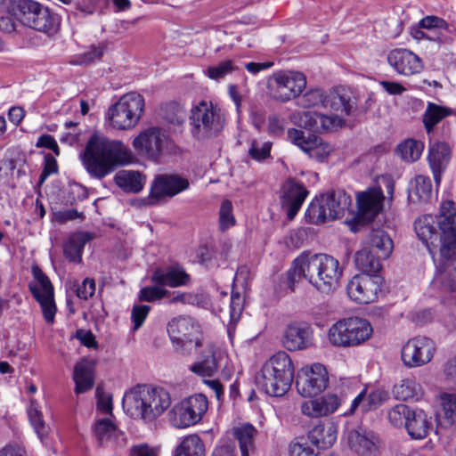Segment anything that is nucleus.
<instances>
[{
	"instance_id": "nucleus-1",
	"label": "nucleus",
	"mask_w": 456,
	"mask_h": 456,
	"mask_svg": "<svg viewBox=\"0 0 456 456\" xmlns=\"http://www.w3.org/2000/svg\"><path fill=\"white\" fill-rule=\"evenodd\" d=\"M417 237L435 259L439 248L444 263L439 266L432 285L444 291L456 292V204L451 200L441 202L437 216L423 215L414 222Z\"/></svg>"
},
{
	"instance_id": "nucleus-2",
	"label": "nucleus",
	"mask_w": 456,
	"mask_h": 456,
	"mask_svg": "<svg viewBox=\"0 0 456 456\" xmlns=\"http://www.w3.org/2000/svg\"><path fill=\"white\" fill-rule=\"evenodd\" d=\"M297 107L310 110L322 109L323 111L295 110L289 120L298 127L315 133L331 131L346 125V118L353 109L351 99L338 91L325 93L320 88H311L301 93L295 100Z\"/></svg>"
},
{
	"instance_id": "nucleus-3",
	"label": "nucleus",
	"mask_w": 456,
	"mask_h": 456,
	"mask_svg": "<svg viewBox=\"0 0 456 456\" xmlns=\"http://www.w3.org/2000/svg\"><path fill=\"white\" fill-rule=\"evenodd\" d=\"M343 268L339 261L328 254L303 252L292 262L288 276L290 283L306 281L316 290L329 294L339 284Z\"/></svg>"
},
{
	"instance_id": "nucleus-4",
	"label": "nucleus",
	"mask_w": 456,
	"mask_h": 456,
	"mask_svg": "<svg viewBox=\"0 0 456 456\" xmlns=\"http://www.w3.org/2000/svg\"><path fill=\"white\" fill-rule=\"evenodd\" d=\"M81 160L92 177L102 179L117 167L132 163L134 155L123 142L109 140L102 134L94 132L86 142Z\"/></svg>"
},
{
	"instance_id": "nucleus-5",
	"label": "nucleus",
	"mask_w": 456,
	"mask_h": 456,
	"mask_svg": "<svg viewBox=\"0 0 456 456\" xmlns=\"http://www.w3.org/2000/svg\"><path fill=\"white\" fill-rule=\"evenodd\" d=\"M171 405L169 392L162 387L136 386L126 391L122 406L125 412L134 419L151 423L160 417Z\"/></svg>"
},
{
	"instance_id": "nucleus-6",
	"label": "nucleus",
	"mask_w": 456,
	"mask_h": 456,
	"mask_svg": "<svg viewBox=\"0 0 456 456\" xmlns=\"http://www.w3.org/2000/svg\"><path fill=\"white\" fill-rule=\"evenodd\" d=\"M294 366L289 355L278 352L262 366L256 378L258 385L271 396H282L291 387Z\"/></svg>"
},
{
	"instance_id": "nucleus-7",
	"label": "nucleus",
	"mask_w": 456,
	"mask_h": 456,
	"mask_svg": "<svg viewBox=\"0 0 456 456\" xmlns=\"http://www.w3.org/2000/svg\"><path fill=\"white\" fill-rule=\"evenodd\" d=\"M189 120L192 136L206 140L216 137L223 132L227 113L213 102L202 100L191 107Z\"/></svg>"
},
{
	"instance_id": "nucleus-8",
	"label": "nucleus",
	"mask_w": 456,
	"mask_h": 456,
	"mask_svg": "<svg viewBox=\"0 0 456 456\" xmlns=\"http://www.w3.org/2000/svg\"><path fill=\"white\" fill-rule=\"evenodd\" d=\"M12 14L20 24L47 36L55 35L60 28L59 17L34 0H16Z\"/></svg>"
},
{
	"instance_id": "nucleus-9",
	"label": "nucleus",
	"mask_w": 456,
	"mask_h": 456,
	"mask_svg": "<svg viewBox=\"0 0 456 456\" xmlns=\"http://www.w3.org/2000/svg\"><path fill=\"white\" fill-rule=\"evenodd\" d=\"M373 329L370 322L360 317H347L337 321L327 331L330 345L336 347L358 346L370 338Z\"/></svg>"
},
{
	"instance_id": "nucleus-10",
	"label": "nucleus",
	"mask_w": 456,
	"mask_h": 456,
	"mask_svg": "<svg viewBox=\"0 0 456 456\" xmlns=\"http://www.w3.org/2000/svg\"><path fill=\"white\" fill-rule=\"evenodd\" d=\"M352 199L346 191H333L316 197L306 209L305 218L315 224L338 219L350 211Z\"/></svg>"
},
{
	"instance_id": "nucleus-11",
	"label": "nucleus",
	"mask_w": 456,
	"mask_h": 456,
	"mask_svg": "<svg viewBox=\"0 0 456 456\" xmlns=\"http://www.w3.org/2000/svg\"><path fill=\"white\" fill-rule=\"evenodd\" d=\"M144 106L143 97L136 92H130L122 95L109 108L107 118L113 128L129 130L139 123Z\"/></svg>"
},
{
	"instance_id": "nucleus-12",
	"label": "nucleus",
	"mask_w": 456,
	"mask_h": 456,
	"mask_svg": "<svg viewBox=\"0 0 456 456\" xmlns=\"http://www.w3.org/2000/svg\"><path fill=\"white\" fill-rule=\"evenodd\" d=\"M167 330L175 351L181 354H190L202 345L200 327L190 317L172 319Z\"/></svg>"
},
{
	"instance_id": "nucleus-13",
	"label": "nucleus",
	"mask_w": 456,
	"mask_h": 456,
	"mask_svg": "<svg viewBox=\"0 0 456 456\" xmlns=\"http://www.w3.org/2000/svg\"><path fill=\"white\" fill-rule=\"evenodd\" d=\"M395 182L387 175L378 179L376 185L356 194L359 213L366 219H372L379 214L386 199L393 200Z\"/></svg>"
},
{
	"instance_id": "nucleus-14",
	"label": "nucleus",
	"mask_w": 456,
	"mask_h": 456,
	"mask_svg": "<svg viewBox=\"0 0 456 456\" xmlns=\"http://www.w3.org/2000/svg\"><path fill=\"white\" fill-rule=\"evenodd\" d=\"M208 409V398L195 394L175 403L168 411L169 423L176 428H186L199 423Z\"/></svg>"
},
{
	"instance_id": "nucleus-15",
	"label": "nucleus",
	"mask_w": 456,
	"mask_h": 456,
	"mask_svg": "<svg viewBox=\"0 0 456 456\" xmlns=\"http://www.w3.org/2000/svg\"><path fill=\"white\" fill-rule=\"evenodd\" d=\"M133 146L140 155L157 161L171 151L173 142L166 131L152 126L134 137Z\"/></svg>"
},
{
	"instance_id": "nucleus-16",
	"label": "nucleus",
	"mask_w": 456,
	"mask_h": 456,
	"mask_svg": "<svg viewBox=\"0 0 456 456\" xmlns=\"http://www.w3.org/2000/svg\"><path fill=\"white\" fill-rule=\"evenodd\" d=\"M327 368L314 362L303 366L297 374L296 382L297 392L304 397L315 396L323 392L329 385Z\"/></svg>"
},
{
	"instance_id": "nucleus-17",
	"label": "nucleus",
	"mask_w": 456,
	"mask_h": 456,
	"mask_svg": "<svg viewBox=\"0 0 456 456\" xmlns=\"http://www.w3.org/2000/svg\"><path fill=\"white\" fill-rule=\"evenodd\" d=\"M33 280L29 282V289L40 304L46 322L54 321L56 305L53 298V287L49 278L37 265L32 267Z\"/></svg>"
},
{
	"instance_id": "nucleus-18",
	"label": "nucleus",
	"mask_w": 456,
	"mask_h": 456,
	"mask_svg": "<svg viewBox=\"0 0 456 456\" xmlns=\"http://www.w3.org/2000/svg\"><path fill=\"white\" fill-rule=\"evenodd\" d=\"M381 292V279L372 274H356L346 284V294L354 303L367 305L375 302Z\"/></svg>"
},
{
	"instance_id": "nucleus-19",
	"label": "nucleus",
	"mask_w": 456,
	"mask_h": 456,
	"mask_svg": "<svg viewBox=\"0 0 456 456\" xmlns=\"http://www.w3.org/2000/svg\"><path fill=\"white\" fill-rule=\"evenodd\" d=\"M436 352L435 342L427 337L410 338L402 347L401 360L407 368L422 367L433 359Z\"/></svg>"
},
{
	"instance_id": "nucleus-20",
	"label": "nucleus",
	"mask_w": 456,
	"mask_h": 456,
	"mask_svg": "<svg viewBox=\"0 0 456 456\" xmlns=\"http://www.w3.org/2000/svg\"><path fill=\"white\" fill-rule=\"evenodd\" d=\"M289 142L297 146L310 159L324 162L333 152V146L314 134L305 135V132L297 128H289L287 132Z\"/></svg>"
},
{
	"instance_id": "nucleus-21",
	"label": "nucleus",
	"mask_w": 456,
	"mask_h": 456,
	"mask_svg": "<svg viewBox=\"0 0 456 456\" xmlns=\"http://www.w3.org/2000/svg\"><path fill=\"white\" fill-rule=\"evenodd\" d=\"M274 97L281 102L296 100L306 87V77L300 71L287 70L274 73Z\"/></svg>"
},
{
	"instance_id": "nucleus-22",
	"label": "nucleus",
	"mask_w": 456,
	"mask_h": 456,
	"mask_svg": "<svg viewBox=\"0 0 456 456\" xmlns=\"http://www.w3.org/2000/svg\"><path fill=\"white\" fill-rule=\"evenodd\" d=\"M189 181L177 175H157L151 184L149 204L155 205L166 198H172L189 188Z\"/></svg>"
},
{
	"instance_id": "nucleus-23",
	"label": "nucleus",
	"mask_w": 456,
	"mask_h": 456,
	"mask_svg": "<svg viewBox=\"0 0 456 456\" xmlns=\"http://www.w3.org/2000/svg\"><path fill=\"white\" fill-rule=\"evenodd\" d=\"M208 354L201 362H196L191 367V370L203 377L213 376L220 370L224 376H230L233 370V365L225 351L208 346Z\"/></svg>"
},
{
	"instance_id": "nucleus-24",
	"label": "nucleus",
	"mask_w": 456,
	"mask_h": 456,
	"mask_svg": "<svg viewBox=\"0 0 456 456\" xmlns=\"http://www.w3.org/2000/svg\"><path fill=\"white\" fill-rule=\"evenodd\" d=\"M388 65L399 75L410 77L419 74L424 68L423 61L412 51L395 48L387 54Z\"/></svg>"
},
{
	"instance_id": "nucleus-25",
	"label": "nucleus",
	"mask_w": 456,
	"mask_h": 456,
	"mask_svg": "<svg viewBox=\"0 0 456 456\" xmlns=\"http://www.w3.org/2000/svg\"><path fill=\"white\" fill-rule=\"evenodd\" d=\"M343 402L344 397L333 393H327L303 402L300 410L302 414L309 418L326 417L337 411Z\"/></svg>"
},
{
	"instance_id": "nucleus-26",
	"label": "nucleus",
	"mask_w": 456,
	"mask_h": 456,
	"mask_svg": "<svg viewBox=\"0 0 456 456\" xmlns=\"http://www.w3.org/2000/svg\"><path fill=\"white\" fill-rule=\"evenodd\" d=\"M94 430L98 443L103 447L117 450L126 444L124 434L116 428L110 417L98 419Z\"/></svg>"
},
{
	"instance_id": "nucleus-27",
	"label": "nucleus",
	"mask_w": 456,
	"mask_h": 456,
	"mask_svg": "<svg viewBox=\"0 0 456 456\" xmlns=\"http://www.w3.org/2000/svg\"><path fill=\"white\" fill-rule=\"evenodd\" d=\"M314 332L305 323H292L283 334L282 345L289 351H300L313 345Z\"/></svg>"
},
{
	"instance_id": "nucleus-28",
	"label": "nucleus",
	"mask_w": 456,
	"mask_h": 456,
	"mask_svg": "<svg viewBox=\"0 0 456 456\" xmlns=\"http://www.w3.org/2000/svg\"><path fill=\"white\" fill-rule=\"evenodd\" d=\"M308 195L307 190L295 181H288L282 188L281 205L289 220H292Z\"/></svg>"
},
{
	"instance_id": "nucleus-29",
	"label": "nucleus",
	"mask_w": 456,
	"mask_h": 456,
	"mask_svg": "<svg viewBox=\"0 0 456 456\" xmlns=\"http://www.w3.org/2000/svg\"><path fill=\"white\" fill-rule=\"evenodd\" d=\"M349 449L359 456H375L378 452L377 436L365 430H351L346 436Z\"/></svg>"
},
{
	"instance_id": "nucleus-30",
	"label": "nucleus",
	"mask_w": 456,
	"mask_h": 456,
	"mask_svg": "<svg viewBox=\"0 0 456 456\" xmlns=\"http://www.w3.org/2000/svg\"><path fill=\"white\" fill-rule=\"evenodd\" d=\"M450 159L451 148L446 142H438L430 145L428 160L436 185H439L442 174Z\"/></svg>"
},
{
	"instance_id": "nucleus-31",
	"label": "nucleus",
	"mask_w": 456,
	"mask_h": 456,
	"mask_svg": "<svg viewBox=\"0 0 456 456\" xmlns=\"http://www.w3.org/2000/svg\"><path fill=\"white\" fill-rule=\"evenodd\" d=\"M189 275L179 265L157 268L151 275L152 282L161 285L163 288L165 286L171 288L183 286L189 282Z\"/></svg>"
},
{
	"instance_id": "nucleus-32",
	"label": "nucleus",
	"mask_w": 456,
	"mask_h": 456,
	"mask_svg": "<svg viewBox=\"0 0 456 456\" xmlns=\"http://www.w3.org/2000/svg\"><path fill=\"white\" fill-rule=\"evenodd\" d=\"M405 428L411 438L423 439L432 429V418L421 409H411Z\"/></svg>"
},
{
	"instance_id": "nucleus-33",
	"label": "nucleus",
	"mask_w": 456,
	"mask_h": 456,
	"mask_svg": "<svg viewBox=\"0 0 456 456\" xmlns=\"http://www.w3.org/2000/svg\"><path fill=\"white\" fill-rule=\"evenodd\" d=\"M338 437V426L333 422L316 425L309 433V439L320 449L334 444Z\"/></svg>"
},
{
	"instance_id": "nucleus-34",
	"label": "nucleus",
	"mask_w": 456,
	"mask_h": 456,
	"mask_svg": "<svg viewBox=\"0 0 456 456\" xmlns=\"http://www.w3.org/2000/svg\"><path fill=\"white\" fill-rule=\"evenodd\" d=\"M73 379L76 384L77 394L85 393L94 387V362L83 359L77 362L74 369Z\"/></svg>"
},
{
	"instance_id": "nucleus-35",
	"label": "nucleus",
	"mask_w": 456,
	"mask_h": 456,
	"mask_svg": "<svg viewBox=\"0 0 456 456\" xmlns=\"http://www.w3.org/2000/svg\"><path fill=\"white\" fill-rule=\"evenodd\" d=\"M393 395L397 400L417 402L422 398L424 390L416 379L405 378L394 386Z\"/></svg>"
},
{
	"instance_id": "nucleus-36",
	"label": "nucleus",
	"mask_w": 456,
	"mask_h": 456,
	"mask_svg": "<svg viewBox=\"0 0 456 456\" xmlns=\"http://www.w3.org/2000/svg\"><path fill=\"white\" fill-rule=\"evenodd\" d=\"M432 196V183L429 177L419 175L411 182L408 199L413 204L428 202Z\"/></svg>"
},
{
	"instance_id": "nucleus-37",
	"label": "nucleus",
	"mask_w": 456,
	"mask_h": 456,
	"mask_svg": "<svg viewBox=\"0 0 456 456\" xmlns=\"http://www.w3.org/2000/svg\"><path fill=\"white\" fill-rule=\"evenodd\" d=\"M94 238L87 232H77L69 236L64 245V255L71 262H80L85 245Z\"/></svg>"
},
{
	"instance_id": "nucleus-38",
	"label": "nucleus",
	"mask_w": 456,
	"mask_h": 456,
	"mask_svg": "<svg viewBox=\"0 0 456 456\" xmlns=\"http://www.w3.org/2000/svg\"><path fill=\"white\" fill-rule=\"evenodd\" d=\"M116 184L124 191L137 193L144 186V179L140 172L134 170H121L115 176Z\"/></svg>"
},
{
	"instance_id": "nucleus-39",
	"label": "nucleus",
	"mask_w": 456,
	"mask_h": 456,
	"mask_svg": "<svg viewBox=\"0 0 456 456\" xmlns=\"http://www.w3.org/2000/svg\"><path fill=\"white\" fill-rule=\"evenodd\" d=\"M368 245L375 249V255L386 259L391 255L394 243L388 233L383 230H373L368 238Z\"/></svg>"
},
{
	"instance_id": "nucleus-40",
	"label": "nucleus",
	"mask_w": 456,
	"mask_h": 456,
	"mask_svg": "<svg viewBox=\"0 0 456 456\" xmlns=\"http://www.w3.org/2000/svg\"><path fill=\"white\" fill-rule=\"evenodd\" d=\"M380 259L378 255L374 256L370 248H364L357 251L354 255V263L362 274H372L381 269Z\"/></svg>"
},
{
	"instance_id": "nucleus-41",
	"label": "nucleus",
	"mask_w": 456,
	"mask_h": 456,
	"mask_svg": "<svg viewBox=\"0 0 456 456\" xmlns=\"http://www.w3.org/2000/svg\"><path fill=\"white\" fill-rule=\"evenodd\" d=\"M175 456H205L204 444L198 435H188L176 447Z\"/></svg>"
},
{
	"instance_id": "nucleus-42",
	"label": "nucleus",
	"mask_w": 456,
	"mask_h": 456,
	"mask_svg": "<svg viewBox=\"0 0 456 456\" xmlns=\"http://www.w3.org/2000/svg\"><path fill=\"white\" fill-rule=\"evenodd\" d=\"M441 424L451 427L456 423V394L442 393L439 395Z\"/></svg>"
},
{
	"instance_id": "nucleus-43",
	"label": "nucleus",
	"mask_w": 456,
	"mask_h": 456,
	"mask_svg": "<svg viewBox=\"0 0 456 456\" xmlns=\"http://www.w3.org/2000/svg\"><path fill=\"white\" fill-rule=\"evenodd\" d=\"M256 429L250 424H243L234 429V436L239 441L241 456H249L254 451V437Z\"/></svg>"
},
{
	"instance_id": "nucleus-44",
	"label": "nucleus",
	"mask_w": 456,
	"mask_h": 456,
	"mask_svg": "<svg viewBox=\"0 0 456 456\" xmlns=\"http://www.w3.org/2000/svg\"><path fill=\"white\" fill-rule=\"evenodd\" d=\"M27 413L30 425L37 436L42 440L47 435L48 428L45 423L41 407L35 399H30Z\"/></svg>"
},
{
	"instance_id": "nucleus-45",
	"label": "nucleus",
	"mask_w": 456,
	"mask_h": 456,
	"mask_svg": "<svg viewBox=\"0 0 456 456\" xmlns=\"http://www.w3.org/2000/svg\"><path fill=\"white\" fill-rule=\"evenodd\" d=\"M450 114L451 110L449 109L433 102H428L423 114V124L427 132L430 133L440 121Z\"/></svg>"
},
{
	"instance_id": "nucleus-46",
	"label": "nucleus",
	"mask_w": 456,
	"mask_h": 456,
	"mask_svg": "<svg viewBox=\"0 0 456 456\" xmlns=\"http://www.w3.org/2000/svg\"><path fill=\"white\" fill-rule=\"evenodd\" d=\"M423 150V142L408 139L398 145L397 153L404 161L414 162L420 158Z\"/></svg>"
},
{
	"instance_id": "nucleus-47",
	"label": "nucleus",
	"mask_w": 456,
	"mask_h": 456,
	"mask_svg": "<svg viewBox=\"0 0 456 456\" xmlns=\"http://www.w3.org/2000/svg\"><path fill=\"white\" fill-rule=\"evenodd\" d=\"M236 70H238L236 64L232 60H225L216 65L208 67L204 73L210 79L219 81Z\"/></svg>"
},
{
	"instance_id": "nucleus-48",
	"label": "nucleus",
	"mask_w": 456,
	"mask_h": 456,
	"mask_svg": "<svg viewBox=\"0 0 456 456\" xmlns=\"http://www.w3.org/2000/svg\"><path fill=\"white\" fill-rule=\"evenodd\" d=\"M411 411V408L405 404H396L388 411V419L395 428H406V421L408 420Z\"/></svg>"
},
{
	"instance_id": "nucleus-49",
	"label": "nucleus",
	"mask_w": 456,
	"mask_h": 456,
	"mask_svg": "<svg viewBox=\"0 0 456 456\" xmlns=\"http://www.w3.org/2000/svg\"><path fill=\"white\" fill-rule=\"evenodd\" d=\"M271 142H262L260 140H252L248 149V155L256 161H262L271 156Z\"/></svg>"
},
{
	"instance_id": "nucleus-50",
	"label": "nucleus",
	"mask_w": 456,
	"mask_h": 456,
	"mask_svg": "<svg viewBox=\"0 0 456 456\" xmlns=\"http://www.w3.org/2000/svg\"><path fill=\"white\" fill-rule=\"evenodd\" d=\"M235 224V217L232 213V204L230 200H224L219 210V225L222 231H225Z\"/></svg>"
},
{
	"instance_id": "nucleus-51",
	"label": "nucleus",
	"mask_w": 456,
	"mask_h": 456,
	"mask_svg": "<svg viewBox=\"0 0 456 456\" xmlns=\"http://www.w3.org/2000/svg\"><path fill=\"white\" fill-rule=\"evenodd\" d=\"M286 120L278 114H271L266 119L267 133L271 136H280L284 133Z\"/></svg>"
},
{
	"instance_id": "nucleus-52",
	"label": "nucleus",
	"mask_w": 456,
	"mask_h": 456,
	"mask_svg": "<svg viewBox=\"0 0 456 456\" xmlns=\"http://www.w3.org/2000/svg\"><path fill=\"white\" fill-rule=\"evenodd\" d=\"M168 291L161 285L154 284L153 286H147L141 289L139 297L142 301L152 302L163 298Z\"/></svg>"
},
{
	"instance_id": "nucleus-53",
	"label": "nucleus",
	"mask_w": 456,
	"mask_h": 456,
	"mask_svg": "<svg viewBox=\"0 0 456 456\" xmlns=\"http://www.w3.org/2000/svg\"><path fill=\"white\" fill-rule=\"evenodd\" d=\"M151 307L147 305H134L131 312V321L133 323V330H137L140 329L145 319L147 318Z\"/></svg>"
},
{
	"instance_id": "nucleus-54",
	"label": "nucleus",
	"mask_w": 456,
	"mask_h": 456,
	"mask_svg": "<svg viewBox=\"0 0 456 456\" xmlns=\"http://www.w3.org/2000/svg\"><path fill=\"white\" fill-rule=\"evenodd\" d=\"M357 410H361L362 411H372L366 389L362 390L354 397V399L352 401L348 412H345V415L354 414Z\"/></svg>"
},
{
	"instance_id": "nucleus-55",
	"label": "nucleus",
	"mask_w": 456,
	"mask_h": 456,
	"mask_svg": "<svg viewBox=\"0 0 456 456\" xmlns=\"http://www.w3.org/2000/svg\"><path fill=\"white\" fill-rule=\"evenodd\" d=\"M419 27L428 30L446 29L447 22L440 17L429 15L419 20Z\"/></svg>"
},
{
	"instance_id": "nucleus-56",
	"label": "nucleus",
	"mask_w": 456,
	"mask_h": 456,
	"mask_svg": "<svg viewBox=\"0 0 456 456\" xmlns=\"http://www.w3.org/2000/svg\"><path fill=\"white\" fill-rule=\"evenodd\" d=\"M95 292V282L93 279L86 278L77 288V296L84 300H87L94 296Z\"/></svg>"
},
{
	"instance_id": "nucleus-57",
	"label": "nucleus",
	"mask_w": 456,
	"mask_h": 456,
	"mask_svg": "<svg viewBox=\"0 0 456 456\" xmlns=\"http://www.w3.org/2000/svg\"><path fill=\"white\" fill-rule=\"evenodd\" d=\"M103 54V49L100 46H92L89 50L83 53L79 57L78 64H88L101 59Z\"/></svg>"
},
{
	"instance_id": "nucleus-58",
	"label": "nucleus",
	"mask_w": 456,
	"mask_h": 456,
	"mask_svg": "<svg viewBox=\"0 0 456 456\" xmlns=\"http://www.w3.org/2000/svg\"><path fill=\"white\" fill-rule=\"evenodd\" d=\"M290 456H317L314 449L306 443H294L289 447Z\"/></svg>"
},
{
	"instance_id": "nucleus-59",
	"label": "nucleus",
	"mask_w": 456,
	"mask_h": 456,
	"mask_svg": "<svg viewBox=\"0 0 456 456\" xmlns=\"http://www.w3.org/2000/svg\"><path fill=\"white\" fill-rule=\"evenodd\" d=\"M242 303L243 299L240 296V294H232L231 297V305H230V315L232 321H236L239 319L241 312H242Z\"/></svg>"
},
{
	"instance_id": "nucleus-60",
	"label": "nucleus",
	"mask_w": 456,
	"mask_h": 456,
	"mask_svg": "<svg viewBox=\"0 0 456 456\" xmlns=\"http://www.w3.org/2000/svg\"><path fill=\"white\" fill-rule=\"evenodd\" d=\"M97 409L107 417H112V400L109 395H98Z\"/></svg>"
},
{
	"instance_id": "nucleus-61",
	"label": "nucleus",
	"mask_w": 456,
	"mask_h": 456,
	"mask_svg": "<svg viewBox=\"0 0 456 456\" xmlns=\"http://www.w3.org/2000/svg\"><path fill=\"white\" fill-rule=\"evenodd\" d=\"M0 456H28L25 448L18 444H8L0 449Z\"/></svg>"
},
{
	"instance_id": "nucleus-62",
	"label": "nucleus",
	"mask_w": 456,
	"mask_h": 456,
	"mask_svg": "<svg viewBox=\"0 0 456 456\" xmlns=\"http://www.w3.org/2000/svg\"><path fill=\"white\" fill-rule=\"evenodd\" d=\"M380 86L387 93L392 95H400L406 91V88L398 82L381 81Z\"/></svg>"
},
{
	"instance_id": "nucleus-63",
	"label": "nucleus",
	"mask_w": 456,
	"mask_h": 456,
	"mask_svg": "<svg viewBox=\"0 0 456 456\" xmlns=\"http://www.w3.org/2000/svg\"><path fill=\"white\" fill-rule=\"evenodd\" d=\"M37 147L46 148L58 153V144L55 139L50 134L41 135L37 142Z\"/></svg>"
},
{
	"instance_id": "nucleus-64",
	"label": "nucleus",
	"mask_w": 456,
	"mask_h": 456,
	"mask_svg": "<svg viewBox=\"0 0 456 456\" xmlns=\"http://www.w3.org/2000/svg\"><path fill=\"white\" fill-rule=\"evenodd\" d=\"M130 456H158L153 448L146 444H139L132 447Z\"/></svg>"
}]
</instances>
